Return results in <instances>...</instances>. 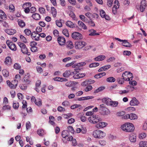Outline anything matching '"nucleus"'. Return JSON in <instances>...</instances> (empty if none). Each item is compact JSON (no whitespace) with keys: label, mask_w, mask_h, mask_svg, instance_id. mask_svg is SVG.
<instances>
[{"label":"nucleus","mask_w":147,"mask_h":147,"mask_svg":"<svg viewBox=\"0 0 147 147\" xmlns=\"http://www.w3.org/2000/svg\"><path fill=\"white\" fill-rule=\"evenodd\" d=\"M121 128L124 131L132 132L134 130L135 127L132 123H127L122 125Z\"/></svg>","instance_id":"obj_1"},{"label":"nucleus","mask_w":147,"mask_h":147,"mask_svg":"<svg viewBox=\"0 0 147 147\" xmlns=\"http://www.w3.org/2000/svg\"><path fill=\"white\" fill-rule=\"evenodd\" d=\"M93 136L95 138L99 139L105 137L106 134L101 130H97L93 132Z\"/></svg>","instance_id":"obj_2"},{"label":"nucleus","mask_w":147,"mask_h":147,"mask_svg":"<svg viewBox=\"0 0 147 147\" xmlns=\"http://www.w3.org/2000/svg\"><path fill=\"white\" fill-rule=\"evenodd\" d=\"M86 45V43L84 41L80 40L76 41L75 43V47L76 49L82 48Z\"/></svg>","instance_id":"obj_3"},{"label":"nucleus","mask_w":147,"mask_h":147,"mask_svg":"<svg viewBox=\"0 0 147 147\" xmlns=\"http://www.w3.org/2000/svg\"><path fill=\"white\" fill-rule=\"evenodd\" d=\"M18 44L20 47L21 48V51L24 54H27L28 53V50L26 47V45L23 43L19 42Z\"/></svg>","instance_id":"obj_4"},{"label":"nucleus","mask_w":147,"mask_h":147,"mask_svg":"<svg viewBox=\"0 0 147 147\" xmlns=\"http://www.w3.org/2000/svg\"><path fill=\"white\" fill-rule=\"evenodd\" d=\"M99 109L102 112L103 115H107L110 113L109 110L104 106L103 104L100 105Z\"/></svg>","instance_id":"obj_5"},{"label":"nucleus","mask_w":147,"mask_h":147,"mask_svg":"<svg viewBox=\"0 0 147 147\" xmlns=\"http://www.w3.org/2000/svg\"><path fill=\"white\" fill-rule=\"evenodd\" d=\"M71 36L74 39L79 40L82 39V35L80 33L75 32L72 34Z\"/></svg>","instance_id":"obj_6"},{"label":"nucleus","mask_w":147,"mask_h":147,"mask_svg":"<svg viewBox=\"0 0 147 147\" xmlns=\"http://www.w3.org/2000/svg\"><path fill=\"white\" fill-rule=\"evenodd\" d=\"M6 44L12 50L16 51V50L17 48L16 45L12 42H10L9 40H7L6 41Z\"/></svg>","instance_id":"obj_7"},{"label":"nucleus","mask_w":147,"mask_h":147,"mask_svg":"<svg viewBox=\"0 0 147 147\" xmlns=\"http://www.w3.org/2000/svg\"><path fill=\"white\" fill-rule=\"evenodd\" d=\"M69 134V132L67 130H63L62 132L61 135L62 137L63 138L62 140L64 143L66 142L65 140V138L66 137L68 136Z\"/></svg>","instance_id":"obj_8"},{"label":"nucleus","mask_w":147,"mask_h":147,"mask_svg":"<svg viewBox=\"0 0 147 147\" xmlns=\"http://www.w3.org/2000/svg\"><path fill=\"white\" fill-rule=\"evenodd\" d=\"M57 40L59 45L61 46L65 45V39L63 37H59L57 38Z\"/></svg>","instance_id":"obj_9"},{"label":"nucleus","mask_w":147,"mask_h":147,"mask_svg":"<svg viewBox=\"0 0 147 147\" xmlns=\"http://www.w3.org/2000/svg\"><path fill=\"white\" fill-rule=\"evenodd\" d=\"M139 103V101L135 98H134L130 101V105L131 106L137 105Z\"/></svg>","instance_id":"obj_10"},{"label":"nucleus","mask_w":147,"mask_h":147,"mask_svg":"<svg viewBox=\"0 0 147 147\" xmlns=\"http://www.w3.org/2000/svg\"><path fill=\"white\" fill-rule=\"evenodd\" d=\"M107 125V123L105 122H100L96 125L97 128H101L105 127Z\"/></svg>","instance_id":"obj_11"},{"label":"nucleus","mask_w":147,"mask_h":147,"mask_svg":"<svg viewBox=\"0 0 147 147\" xmlns=\"http://www.w3.org/2000/svg\"><path fill=\"white\" fill-rule=\"evenodd\" d=\"M66 46L67 48L69 49H71L74 47L72 42L70 40H68L67 42Z\"/></svg>","instance_id":"obj_12"},{"label":"nucleus","mask_w":147,"mask_h":147,"mask_svg":"<svg viewBox=\"0 0 147 147\" xmlns=\"http://www.w3.org/2000/svg\"><path fill=\"white\" fill-rule=\"evenodd\" d=\"M102 101L103 102L105 103L108 105H110L111 102L110 99L106 98H103Z\"/></svg>","instance_id":"obj_13"},{"label":"nucleus","mask_w":147,"mask_h":147,"mask_svg":"<svg viewBox=\"0 0 147 147\" xmlns=\"http://www.w3.org/2000/svg\"><path fill=\"white\" fill-rule=\"evenodd\" d=\"M5 32L8 34L9 35H13L16 33V31L15 30L11 29H6L5 30Z\"/></svg>","instance_id":"obj_14"},{"label":"nucleus","mask_w":147,"mask_h":147,"mask_svg":"<svg viewBox=\"0 0 147 147\" xmlns=\"http://www.w3.org/2000/svg\"><path fill=\"white\" fill-rule=\"evenodd\" d=\"M0 18L3 20H5L6 18V15L4 12L1 10L0 9ZM1 20H0V21Z\"/></svg>","instance_id":"obj_15"},{"label":"nucleus","mask_w":147,"mask_h":147,"mask_svg":"<svg viewBox=\"0 0 147 147\" xmlns=\"http://www.w3.org/2000/svg\"><path fill=\"white\" fill-rule=\"evenodd\" d=\"M122 44L123 46L126 47H131L132 46L131 44L125 40H123Z\"/></svg>","instance_id":"obj_16"},{"label":"nucleus","mask_w":147,"mask_h":147,"mask_svg":"<svg viewBox=\"0 0 147 147\" xmlns=\"http://www.w3.org/2000/svg\"><path fill=\"white\" fill-rule=\"evenodd\" d=\"M32 17L36 20H38L40 18V15L39 14L36 13H35L33 14L32 16Z\"/></svg>","instance_id":"obj_17"},{"label":"nucleus","mask_w":147,"mask_h":147,"mask_svg":"<svg viewBox=\"0 0 147 147\" xmlns=\"http://www.w3.org/2000/svg\"><path fill=\"white\" fill-rule=\"evenodd\" d=\"M105 58V56L101 55L94 58V59L96 61H101L103 60Z\"/></svg>","instance_id":"obj_18"},{"label":"nucleus","mask_w":147,"mask_h":147,"mask_svg":"<svg viewBox=\"0 0 147 147\" xmlns=\"http://www.w3.org/2000/svg\"><path fill=\"white\" fill-rule=\"evenodd\" d=\"M11 59L10 57H7L5 59V62L6 64L10 65L11 63Z\"/></svg>","instance_id":"obj_19"},{"label":"nucleus","mask_w":147,"mask_h":147,"mask_svg":"<svg viewBox=\"0 0 147 147\" xmlns=\"http://www.w3.org/2000/svg\"><path fill=\"white\" fill-rule=\"evenodd\" d=\"M29 76L28 75H26L23 78V81L27 84H29L30 82Z\"/></svg>","instance_id":"obj_20"},{"label":"nucleus","mask_w":147,"mask_h":147,"mask_svg":"<svg viewBox=\"0 0 147 147\" xmlns=\"http://www.w3.org/2000/svg\"><path fill=\"white\" fill-rule=\"evenodd\" d=\"M94 117H94V119L93 121V124L96 123L102 120L101 118L99 117H98L96 115H94Z\"/></svg>","instance_id":"obj_21"},{"label":"nucleus","mask_w":147,"mask_h":147,"mask_svg":"<svg viewBox=\"0 0 147 147\" xmlns=\"http://www.w3.org/2000/svg\"><path fill=\"white\" fill-rule=\"evenodd\" d=\"M106 75L105 72H102L96 74L94 76V77L96 78H100Z\"/></svg>","instance_id":"obj_22"},{"label":"nucleus","mask_w":147,"mask_h":147,"mask_svg":"<svg viewBox=\"0 0 147 147\" xmlns=\"http://www.w3.org/2000/svg\"><path fill=\"white\" fill-rule=\"evenodd\" d=\"M130 72L125 71L122 74V77L123 78V80H127V78L125 77V76L127 77L129 74H130Z\"/></svg>","instance_id":"obj_23"},{"label":"nucleus","mask_w":147,"mask_h":147,"mask_svg":"<svg viewBox=\"0 0 147 147\" xmlns=\"http://www.w3.org/2000/svg\"><path fill=\"white\" fill-rule=\"evenodd\" d=\"M130 141L131 142H135L136 140V136L134 135H131L129 138Z\"/></svg>","instance_id":"obj_24"},{"label":"nucleus","mask_w":147,"mask_h":147,"mask_svg":"<svg viewBox=\"0 0 147 147\" xmlns=\"http://www.w3.org/2000/svg\"><path fill=\"white\" fill-rule=\"evenodd\" d=\"M90 33L89 34L90 36H93L94 35H99V34L98 33H96V31L95 30L92 29L90 30Z\"/></svg>","instance_id":"obj_25"},{"label":"nucleus","mask_w":147,"mask_h":147,"mask_svg":"<svg viewBox=\"0 0 147 147\" xmlns=\"http://www.w3.org/2000/svg\"><path fill=\"white\" fill-rule=\"evenodd\" d=\"M2 73L3 76L5 77H7L9 76V73L8 71L6 69L2 70Z\"/></svg>","instance_id":"obj_26"},{"label":"nucleus","mask_w":147,"mask_h":147,"mask_svg":"<svg viewBox=\"0 0 147 147\" xmlns=\"http://www.w3.org/2000/svg\"><path fill=\"white\" fill-rule=\"evenodd\" d=\"M51 12L54 17L56 16L57 13L56 9L54 7H51Z\"/></svg>","instance_id":"obj_27"},{"label":"nucleus","mask_w":147,"mask_h":147,"mask_svg":"<svg viewBox=\"0 0 147 147\" xmlns=\"http://www.w3.org/2000/svg\"><path fill=\"white\" fill-rule=\"evenodd\" d=\"M66 25L71 28H73L75 27L74 23L70 21H67L66 23Z\"/></svg>","instance_id":"obj_28"},{"label":"nucleus","mask_w":147,"mask_h":147,"mask_svg":"<svg viewBox=\"0 0 147 147\" xmlns=\"http://www.w3.org/2000/svg\"><path fill=\"white\" fill-rule=\"evenodd\" d=\"M140 147H147V142L146 141H141L139 143Z\"/></svg>","instance_id":"obj_29"},{"label":"nucleus","mask_w":147,"mask_h":147,"mask_svg":"<svg viewBox=\"0 0 147 147\" xmlns=\"http://www.w3.org/2000/svg\"><path fill=\"white\" fill-rule=\"evenodd\" d=\"M78 25L81 27L83 28L84 29H86L87 28L85 24L82 22L79 21L78 22Z\"/></svg>","instance_id":"obj_30"},{"label":"nucleus","mask_w":147,"mask_h":147,"mask_svg":"<svg viewBox=\"0 0 147 147\" xmlns=\"http://www.w3.org/2000/svg\"><path fill=\"white\" fill-rule=\"evenodd\" d=\"M7 84L11 88L13 89L15 88L14 86L12 83V82H11L9 80H7Z\"/></svg>","instance_id":"obj_31"},{"label":"nucleus","mask_w":147,"mask_h":147,"mask_svg":"<svg viewBox=\"0 0 147 147\" xmlns=\"http://www.w3.org/2000/svg\"><path fill=\"white\" fill-rule=\"evenodd\" d=\"M71 72L70 71H66L63 74V77L65 78L68 77L71 74Z\"/></svg>","instance_id":"obj_32"},{"label":"nucleus","mask_w":147,"mask_h":147,"mask_svg":"<svg viewBox=\"0 0 147 147\" xmlns=\"http://www.w3.org/2000/svg\"><path fill=\"white\" fill-rule=\"evenodd\" d=\"M115 80V78L112 77H109L107 79V81L109 82H114Z\"/></svg>","instance_id":"obj_33"},{"label":"nucleus","mask_w":147,"mask_h":147,"mask_svg":"<svg viewBox=\"0 0 147 147\" xmlns=\"http://www.w3.org/2000/svg\"><path fill=\"white\" fill-rule=\"evenodd\" d=\"M130 119L131 120H134L137 118V116L135 114L131 113L130 114Z\"/></svg>","instance_id":"obj_34"},{"label":"nucleus","mask_w":147,"mask_h":147,"mask_svg":"<svg viewBox=\"0 0 147 147\" xmlns=\"http://www.w3.org/2000/svg\"><path fill=\"white\" fill-rule=\"evenodd\" d=\"M118 104V102L117 101H111V104L110 105V106L113 107H116L117 106Z\"/></svg>","instance_id":"obj_35"},{"label":"nucleus","mask_w":147,"mask_h":147,"mask_svg":"<svg viewBox=\"0 0 147 147\" xmlns=\"http://www.w3.org/2000/svg\"><path fill=\"white\" fill-rule=\"evenodd\" d=\"M99 65V63H92L90 64L89 65V67H95L96 66H98Z\"/></svg>","instance_id":"obj_36"},{"label":"nucleus","mask_w":147,"mask_h":147,"mask_svg":"<svg viewBox=\"0 0 147 147\" xmlns=\"http://www.w3.org/2000/svg\"><path fill=\"white\" fill-rule=\"evenodd\" d=\"M49 123L52 125H54L55 124V123L53 122V121L54 119V117L53 116H50L49 117Z\"/></svg>","instance_id":"obj_37"},{"label":"nucleus","mask_w":147,"mask_h":147,"mask_svg":"<svg viewBox=\"0 0 147 147\" xmlns=\"http://www.w3.org/2000/svg\"><path fill=\"white\" fill-rule=\"evenodd\" d=\"M35 104L38 106H40L42 104V101L40 99L38 98Z\"/></svg>","instance_id":"obj_38"},{"label":"nucleus","mask_w":147,"mask_h":147,"mask_svg":"<svg viewBox=\"0 0 147 147\" xmlns=\"http://www.w3.org/2000/svg\"><path fill=\"white\" fill-rule=\"evenodd\" d=\"M123 78H118L117 79V81L118 83L121 84H122L124 82V81L123 80Z\"/></svg>","instance_id":"obj_39"},{"label":"nucleus","mask_w":147,"mask_h":147,"mask_svg":"<svg viewBox=\"0 0 147 147\" xmlns=\"http://www.w3.org/2000/svg\"><path fill=\"white\" fill-rule=\"evenodd\" d=\"M20 38L24 43H26L27 42V40L26 38L23 35H20Z\"/></svg>","instance_id":"obj_40"},{"label":"nucleus","mask_w":147,"mask_h":147,"mask_svg":"<svg viewBox=\"0 0 147 147\" xmlns=\"http://www.w3.org/2000/svg\"><path fill=\"white\" fill-rule=\"evenodd\" d=\"M63 34L66 36L68 37L69 36L68 30L66 29H64L63 31Z\"/></svg>","instance_id":"obj_41"},{"label":"nucleus","mask_w":147,"mask_h":147,"mask_svg":"<svg viewBox=\"0 0 147 147\" xmlns=\"http://www.w3.org/2000/svg\"><path fill=\"white\" fill-rule=\"evenodd\" d=\"M13 106L14 109H17L19 107V103L16 102H13Z\"/></svg>","instance_id":"obj_42"},{"label":"nucleus","mask_w":147,"mask_h":147,"mask_svg":"<svg viewBox=\"0 0 147 147\" xmlns=\"http://www.w3.org/2000/svg\"><path fill=\"white\" fill-rule=\"evenodd\" d=\"M24 32L28 36L30 35L31 34V31L28 29H26L24 30Z\"/></svg>","instance_id":"obj_43"},{"label":"nucleus","mask_w":147,"mask_h":147,"mask_svg":"<svg viewBox=\"0 0 147 147\" xmlns=\"http://www.w3.org/2000/svg\"><path fill=\"white\" fill-rule=\"evenodd\" d=\"M18 24L19 26L21 27H23L25 25V23L22 20L19 21Z\"/></svg>","instance_id":"obj_44"},{"label":"nucleus","mask_w":147,"mask_h":147,"mask_svg":"<svg viewBox=\"0 0 147 147\" xmlns=\"http://www.w3.org/2000/svg\"><path fill=\"white\" fill-rule=\"evenodd\" d=\"M20 88L22 90H25L27 89V86L25 84H22L19 86Z\"/></svg>","instance_id":"obj_45"},{"label":"nucleus","mask_w":147,"mask_h":147,"mask_svg":"<svg viewBox=\"0 0 147 147\" xmlns=\"http://www.w3.org/2000/svg\"><path fill=\"white\" fill-rule=\"evenodd\" d=\"M81 106L80 105L75 104L71 106V109H74L76 108H80Z\"/></svg>","instance_id":"obj_46"},{"label":"nucleus","mask_w":147,"mask_h":147,"mask_svg":"<svg viewBox=\"0 0 147 147\" xmlns=\"http://www.w3.org/2000/svg\"><path fill=\"white\" fill-rule=\"evenodd\" d=\"M100 15L102 18H104V16L106 15L105 11L103 10H101L100 11Z\"/></svg>","instance_id":"obj_47"},{"label":"nucleus","mask_w":147,"mask_h":147,"mask_svg":"<svg viewBox=\"0 0 147 147\" xmlns=\"http://www.w3.org/2000/svg\"><path fill=\"white\" fill-rule=\"evenodd\" d=\"M14 67L16 69H18L21 68V66L18 63H16L14 65Z\"/></svg>","instance_id":"obj_48"},{"label":"nucleus","mask_w":147,"mask_h":147,"mask_svg":"<svg viewBox=\"0 0 147 147\" xmlns=\"http://www.w3.org/2000/svg\"><path fill=\"white\" fill-rule=\"evenodd\" d=\"M67 128L69 131L72 133H74L75 131L72 126H69Z\"/></svg>","instance_id":"obj_49"},{"label":"nucleus","mask_w":147,"mask_h":147,"mask_svg":"<svg viewBox=\"0 0 147 147\" xmlns=\"http://www.w3.org/2000/svg\"><path fill=\"white\" fill-rule=\"evenodd\" d=\"M94 115H93L92 117H89L88 119V120L89 121L90 123H92L93 124V121H94Z\"/></svg>","instance_id":"obj_50"},{"label":"nucleus","mask_w":147,"mask_h":147,"mask_svg":"<svg viewBox=\"0 0 147 147\" xmlns=\"http://www.w3.org/2000/svg\"><path fill=\"white\" fill-rule=\"evenodd\" d=\"M129 91L127 90H121L119 91V93L122 95L123 94H126Z\"/></svg>","instance_id":"obj_51"},{"label":"nucleus","mask_w":147,"mask_h":147,"mask_svg":"<svg viewBox=\"0 0 147 147\" xmlns=\"http://www.w3.org/2000/svg\"><path fill=\"white\" fill-rule=\"evenodd\" d=\"M113 0H108L107 3V5L109 7H111L112 6L113 2Z\"/></svg>","instance_id":"obj_52"},{"label":"nucleus","mask_w":147,"mask_h":147,"mask_svg":"<svg viewBox=\"0 0 147 147\" xmlns=\"http://www.w3.org/2000/svg\"><path fill=\"white\" fill-rule=\"evenodd\" d=\"M75 71L72 72H71L70 75H73L74 74H76L78 72H79V71L80 70V69H74Z\"/></svg>","instance_id":"obj_53"},{"label":"nucleus","mask_w":147,"mask_h":147,"mask_svg":"<svg viewBox=\"0 0 147 147\" xmlns=\"http://www.w3.org/2000/svg\"><path fill=\"white\" fill-rule=\"evenodd\" d=\"M31 127V124L30 121H28L26 122V127L27 130L30 128Z\"/></svg>","instance_id":"obj_54"},{"label":"nucleus","mask_w":147,"mask_h":147,"mask_svg":"<svg viewBox=\"0 0 147 147\" xmlns=\"http://www.w3.org/2000/svg\"><path fill=\"white\" fill-rule=\"evenodd\" d=\"M80 19L82 20L84 22H86L87 21V18L83 15H80Z\"/></svg>","instance_id":"obj_55"},{"label":"nucleus","mask_w":147,"mask_h":147,"mask_svg":"<svg viewBox=\"0 0 147 147\" xmlns=\"http://www.w3.org/2000/svg\"><path fill=\"white\" fill-rule=\"evenodd\" d=\"M92 89V86H89L85 88V91L87 92L91 90Z\"/></svg>","instance_id":"obj_56"},{"label":"nucleus","mask_w":147,"mask_h":147,"mask_svg":"<svg viewBox=\"0 0 147 147\" xmlns=\"http://www.w3.org/2000/svg\"><path fill=\"white\" fill-rule=\"evenodd\" d=\"M31 50L32 52H36L37 51V48L35 46H31Z\"/></svg>","instance_id":"obj_57"},{"label":"nucleus","mask_w":147,"mask_h":147,"mask_svg":"<svg viewBox=\"0 0 147 147\" xmlns=\"http://www.w3.org/2000/svg\"><path fill=\"white\" fill-rule=\"evenodd\" d=\"M146 136V134L145 133H142L139 135V138H145Z\"/></svg>","instance_id":"obj_58"},{"label":"nucleus","mask_w":147,"mask_h":147,"mask_svg":"<svg viewBox=\"0 0 147 147\" xmlns=\"http://www.w3.org/2000/svg\"><path fill=\"white\" fill-rule=\"evenodd\" d=\"M39 11L41 13L43 14L45 12V9L44 8L41 7L39 8Z\"/></svg>","instance_id":"obj_59"},{"label":"nucleus","mask_w":147,"mask_h":147,"mask_svg":"<svg viewBox=\"0 0 147 147\" xmlns=\"http://www.w3.org/2000/svg\"><path fill=\"white\" fill-rule=\"evenodd\" d=\"M131 53L130 51H123V54L125 55H129Z\"/></svg>","instance_id":"obj_60"},{"label":"nucleus","mask_w":147,"mask_h":147,"mask_svg":"<svg viewBox=\"0 0 147 147\" xmlns=\"http://www.w3.org/2000/svg\"><path fill=\"white\" fill-rule=\"evenodd\" d=\"M12 83H13L14 86V87L16 88V87L17 86V85L18 84V81L17 80H14L13 81H12L11 82Z\"/></svg>","instance_id":"obj_61"},{"label":"nucleus","mask_w":147,"mask_h":147,"mask_svg":"<svg viewBox=\"0 0 147 147\" xmlns=\"http://www.w3.org/2000/svg\"><path fill=\"white\" fill-rule=\"evenodd\" d=\"M56 25L59 27H61L62 26V24L61 23L59 20H56Z\"/></svg>","instance_id":"obj_62"},{"label":"nucleus","mask_w":147,"mask_h":147,"mask_svg":"<svg viewBox=\"0 0 147 147\" xmlns=\"http://www.w3.org/2000/svg\"><path fill=\"white\" fill-rule=\"evenodd\" d=\"M40 36L39 34H36L35 35V36L33 38V39L34 40L36 41H38L39 40Z\"/></svg>","instance_id":"obj_63"},{"label":"nucleus","mask_w":147,"mask_h":147,"mask_svg":"<svg viewBox=\"0 0 147 147\" xmlns=\"http://www.w3.org/2000/svg\"><path fill=\"white\" fill-rule=\"evenodd\" d=\"M129 83L132 86H135L137 84V82L136 81H129Z\"/></svg>","instance_id":"obj_64"}]
</instances>
